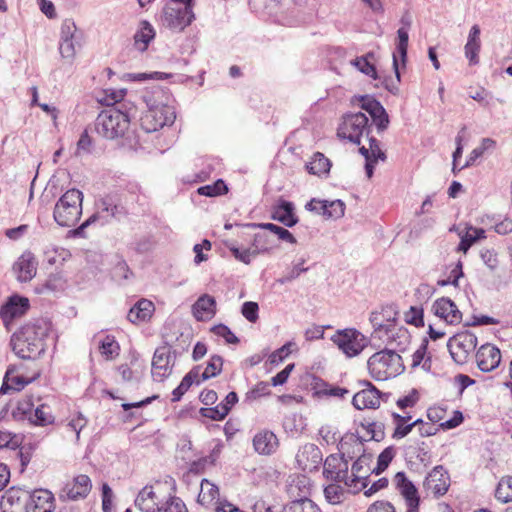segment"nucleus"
<instances>
[{
	"mask_svg": "<svg viewBox=\"0 0 512 512\" xmlns=\"http://www.w3.org/2000/svg\"><path fill=\"white\" fill-rule=\"evenodd\" d=\"M154 37L155 30L153 26L148 21H142L140 30L134 35L135 44H142L138 49L143 52L147 49L149 43L154 39Z\"/></svg>",
	"mask_w": 512,
	"mask_h": 512,
	"instance_id": "79ce46f5",
	"label": "nucleus"
},
{
	"mask_svg": "<svg viewBox=\"0 0 512 512\" xmlns=\"http://www.w3.org/2000/svg\"><path fill=\"white\" fill-rule=\"evenodd\" d=\"M324 495L330 504H340L345 497V490L338 484H329L324 489Z\"/></svg>",
	"mask_w": 512,
	"mask_h": 512,
	"instance_id": "603ef678",
	"label": "nucleus"
},
{
	"mask_svg": "<svg viewBox=\"0 0 512 512\" xmlns=\"http://www.w3.org/2000/svg\"><path fill=\"white\" fill-rule=\"evenodd\" d=\"M157 512H187V508L181 498L170 495L168 500L159 506Z\"/></svg>",
	"mask_w": 512,
	"mask_h": 512,
	"instance_id": "5fc2aeb1",
	"label": "nucleus"
},
{
	"mask_svg": "<svg viewBox=\"0 0 512 512\" xmlns=\"http://www.w3.org/2000/svg\"><path fill=\"white\" fill-rule=\"evenodd\" d=\"M54 509L55 498L52 492L47 489L29 491L25 512H53Z\"/></svg>",
	"mask_w": 512,
	"mask_h": 512,
	"instance_id": "6ab92c4d",
	"label": "nucleus"
},
{
	"mask_svg": "<svg viewBox=\"0 0 512 512\" xmlns=\"http://www.w3.org/2000/svg\"><path fill=\"white\" fill-rule=\"evenodd\" d=\"M112 108L121 113L123 118L127 120V127H129L130 122L139 117L138 107L131 101L123 100L116 107Z\"/></svg>",
	"mask_w": 512,
	"mask_h": 512,
	"instance_id": "49530a36",
	"label": "nucleus"
},
{
	"mask_svg": "<svg viewBox=\"0 0 512 512\" xmlns=\"http://www.w3.org/2000/svg\"><path fill=\"white\" fill-rule=\"evenodd\" d=\"M194 20V11L189 6L182 7L175 3H167L162 10V24L173 32H182Z\"/></svg>",
	"mask_w": 512,
	"mask_h": 512,
	"instance_id": "9d476101",
	"label": "nucleus"
},
{
	"mask_svg": "<svg viewBox=\"0 0 512 512\" xmlns=\"http://www.w3.org/2000/svg\"><path fill=\"white\" fill-rule=\"evenodd\" d=\"M223 358L219 355H213L207 362V366L201 374V380L206 381L210 378L216 377L222 371Z\"/></svg>",
	"mask_w": 512,
	"mask_h": 512,
	"instance_id": "de8ad7c7",
	"label": "nucleus"
},
{
	"mask_svg": "<svg viewBox=\"0 0 512 512\" xmlns=\"http://www.w3.org/2000/svg\"><path fill=\"white\" fill-rule=\"evenodd\" d=\"M372 57L373 53L369 52L365 56L355 58L351 63L357 67L359 71L376 80L378 79L376 67L369 61V58Z\"/></svg>",
	"mask_w": 512,
	"mask_h": 512,
	"instance_id": "37998d69",
	"label": "nucleus"
},
{
	"mask_svg": "<svg viewBox=\"0 0 512 512\" xmlns=\"http://www.w3.org/2000/svg\"><path fill=\"white\" fill-rule=\"evenodd\" d=\"M361 426L366 428L370 434V439L376 442H380L385 438V425L382 422H367L361 423Z\"/></svg>",
	"mask_w": 512,
	"mask_h": 512,
	"instance_id": "13d9d810",
	"label": "nucleus"
},
{
	"mask_svg": "<svg viewBox=\"0 0 512 512\" xmlns=\"http://www.w3.org/2000/svg\"><path fill=\"white\" fill-rule=\"evenodd\" d=\"M451 485L450 474L443 465L435 466L425 477L423 488L435 498L444 496Z\"/></svg>",
	"mask_w": 512,
	"mask_h": 512,
	"instance_id": "4468645a",
	"label": "nucleus"
},
{
	"mask_svg": "<svg viewBox=\"0 0 512 512\" xmlns=\"http://www.w3.org/2000/svg\"><path fill=\"white\" fill-rule=\"evenodd\" d=\"M475 358L477 366L482 372H490L499 366L501 352L496 346L486 343L477 350Z\"/></svg>",
	"mask_w": 512,
	"mask_h": 512,
	"instance_id": "412c9836",
	"label": "nucleus"
},
{
	"mask_svg": "<svg viewBox=\"0 0 512 512\" xmlns=\"http://www.w3.org/2000/svg\"><path fill=\"white\" fill-rule=\"evenodd\" d=\"M258 303L253 301H246L242 304L241 313L251 323H255L258 320Z\"/></svg>",
	"mask_w": 512,
	"mask_h": 512,
	"instance_id": "69168bd1",
	"label": "nucleus"
},
{
	"mask_svg": "<svg viewBox=\"0 0 512 512\" xmlns=\"http://www.w3.org/2000/svg\"><path fill=\"white\" fill-rule=\"evenodd\" d=\"M171 77V74L164 72H150V73H126L123 79L131 82H142L146 80H164Z\"/></svg>",
	"mask_w": 512,
	"mask_h": 512,
	"instance_id": "09e8293b",
	"label": "nucleus"
},
{
	"mask_svg": "<svg viewBox=\"0 0 512 512\" xmlns=\"http://www.w3.org/2000/svg\"><path fill=\"white\" fill-rule=\"evenodd\" d=\"M199 414L213 421H221L228 415V408L220 406V404L215 407H203L200 408Z\"/></svg>",
	"mask_w": 512,
	"mask_h": 512,
	"instance_id": "864d4df0",
	"label": "nucleus"
},
{
	"mask_svg": "<svg viewBox=\"0 0 512 512\" xmlns=\"http://www.w3.org/2000/svg\"><path fill=\"white\" fill-rule=\"evenodd\" d=\"M153 242L150 236H136L130 243L129 248L138 254H144L152 249Z\"/></svg>",
	"mask_w": 512,
	"mask_h": 512,
	"instance_id": "3c124183",
	"label": "nucleus"
},
{
	"mask_svg": "<svg viewBox=\"0 0 512 512\" xmlns=\"http://www.w3.org/2000/svg\"><path fill=\"white\" fill-rule=\"evenodd\" d=\"M29 490L10 487L5 491L0 502L2 512H25Z\"/></svg>",
	"mask_w": 512,
	"mask_h": 512,
	"instance_id": "aec40b11",
	"label": "nucleus"
},
{
	"mask_svg": "<svg viewBox=\"0 0 512 512\" xmlns=\"http://www.w3.org/2000/svg\"><path fill=\"white\" fill-rule=\"evenodd\" d=\"M306 482L307 479L302 477L289 485L287 493L292 500L284 505V512H321L318 505L308 497Z\"/></svg>",
	"mask_w": 512,
	"mask_h": 512,
	"instance_id": "6e6552de",
	"label": "nucleus"
},
{
	"mask_svg": "<svg viewBox=\"0 0 512 512\" xmlns=\"http://www.w3.org/2000/svg\"><path fill=\"white\" fill-rule=\"evenodd\" d=\"M297 461L310 462L315 467L322 461V452L317 445L307 443L298 451Z\"/></svg>",
	"mask_w": 512,
	"mask_h": 512,
	"instance_id": "ea45409f",
	"label": "nucleus"
},
{
	"mask_svg": "<svg viewBox=\"0 0 512 512\" xmlns=\"http://www.w3.org/2000/svg\"><path fill=\"white\" fill-rule=\"evenodd\" d=\"M361 109L365 110L371 116L379 133L385 131L389 125V116L383 105L376 98L370 95L359 97Z\"/></svg>",
	"mask_w": 512,
	"mask_h": 512,
	"instance_id": "f3484780",
	"label": "nucleus"
},
{
	"mask_svg": "<svg viewBox=\"0 0 512 512\" xmlns=\"http://www.w3.org/2000/svg\"><path fill=\"white\" fill-rule=\"evenodd\" d=\"M35 408V397L33 395H26L20 399L16 407L12 410L11 415L15 421L28 423L32 419V413Z\"/></svg>",
	"mask_w": 512,
	"mask_h": 512,
	"instance_id": "2f4dec72",
	"label": "nucleus"
},
{
	"mask_svg": "<svg viewBox=\"0 0 512 512\" xmlns=\"http://www.w3.org/2000/svg\"><path fill=\"white\" fill-rule=\"evenodd\" d=\"M96 212L87 218L74 230L75 235L83 236L84 230L93 224L103 227L112 220L121 221L128 215V211L120 202L116 194H107L96 201Z\"/></svg>",
	"mask_w": 512,
	"mask_h": 512,
	"instance_id": "7ed1b4c3",
	"label": "nucleus"
},
{
	"mask_svg": "<svg viewBox=\"0 0 512 512\" xmlns=\"http://www.w3.org/2000/svg\"><path fill=\"white\" fill-rule=\"evenodd\" d=\"M34 447L32 444L24 445L20 447L19 451L17 452V456L20 459V472L23 473L30 463L33 455Z\"/></svg>",
	"mask_w": 512,
	"mask_h": 512,
	"instance_id": "774afa93",
	"label": "nucleus"
},
{
	"mask_svg": "<svg viewBox=\"0 0 512 512\" xmlns=\"http://www.w3.org/2000/svg\"><path fill=\"white\" fill-rule=\"evenodd\" d=\"M52 328V323L45 318L33 319L16 332L10 339L14 354L23 360H35L46 351V340Z\"/></svg>",
	"mask_w": 512,
	"mask_h": 512,
	"instance_id": "f257e3e1",
	"label": "nucleus"
},
{
	"mask_svg": "<svg viewBox=\"0 0 512 512\" xmlns=\"http://www.w3.org/2000/svg\"><path fill=\"white\" fill-rule=\"evenodd\" d=\"M370 133L369 119L362 112L345 114L337 132L340 138L347 139L356 145L361 143L363 135L369 137Z\"/></svg>",
	"mask_w": 512,
	"mask_h": 512,
	"instance_id": "0eeeda50",
	"label": "nucleus"
},
{
	"mask_svg": "<svg viewBox=\"0 0 512 512\" xmlns=\"http://www.w3.org/2000/svg\"><path fill=\"white\" fill-rule=\"evenodd\" d=\"M353 457L348 454V458H346V452L329 455L324 462L323 475L327 479L337 483L343 482L347 487L352 488L348 475V459H353Z\"/></svg>",
	"mask_w": 512,
	"mask_h": 512,
	"instance_id": "ddd939ff",
	"label": "nucleus"
},
{
	"mask_svg": "<svg viewBox=\"0 0 512 512\" xmlns=\"http://www.w3.org/2000/svg\"><path fill=\"white\" fill-rule=\"evenodd\" d=\"M154 305L150 300L141 299L130 308L127 318L132 323L145 321L151 317Z\"/></svg>",
	"mask_w": 512,
	"mask_h": 512,
	"instance_id": "c9c22d12",
	"label": "nucleus"
},
{
	"mask_svg": "<svg viewBox=\"0 0 512 512\" xmlns=\"http://www.w3.org/2000/svg\"><path fill=\"white\" fill-rule=\"evenodd\" d=\"M141 98L148 108L145 116L141 118V125L146 132L157 131L174 123L176 113L169 105V95L162 87L153 86L152 92H145Z\"/></svg>",
	"mask_w": 512,
	"mask_h": 512,
	"instance_id": "f03ea898",
	"label": "nucleus"
},
{
	"mask_svg": "<svg viewBox=\"0 0 512 512\" xmlns=\"http://www.w3.org/2000/svg\"><path fill=\"white\" fill-rule=\"evenodd\" d=\"M16 371L17 367L15 365L8 366L0 387V394H7L11 390L20 391L31 383L32 379H27L22 375H15Z\"/></svg>",
	"mask_w": 512,
	"mask_h": 512,
	"instance_id": "bb28decb",
	"label": "nucleus"
},
{
	"mask_svg": "<svg viewBox=\"0 0 512 512\" xmlns=\"http://www.w3.org/2000/svg\"><path fill=\"white\" fill-rule=\"evenodd\" d=\"M410 334L404 327H397L395 325L393 333L389 336L386 347L388 350H393L395 353L404 352L410 344Z\"/></svg>",
	"mask_w": 512,
	"mask_h": 512,
	"instance_id": "473e14b6",
	"label": "nucleus"
},
{
	"mask_svg": "<svg viewBox=\"0 0 512 512\" xmlns=\"http://www.w3.org/2000/svg\"><path fill=\"white\" fill-rule=\"evenodd\" d=\"M394 482L397 490L404 497L406 503L420 502L418 490L413 482L407 478L405 472H397L394 476Z\"/></svg>",
	"mask_w": 512,
	"mask_h": 512,
	"instance_id": "c85d7f7f",
	"label": "nucleus"
},
{
	"mask_svg": "<svg viewBox=\"0 0 512 512\" xmlns=\"http://www.w3.org/2000/svg\"><path fill=\"white\" fill-rule=\"evenodd\" d=\"M477 343V336L466 330L450 337L447 348L457 364H465L469 355L475 350Z\"/></svg>",
	"mask_w": 512,
	"mask_h": 512,
	"instance_id": "f8f14e48",
	"label": "nucleus"
},
{
	"mask_svg": "<svg viewBox=\"0 0 512 512\" xmlns=\"http://www.w3.org/2000/svg\"><path fill=\"white\" fill-rule=\"evenodd\" d=\"M371 377L377 381L387 380L404 370L402 358L387 348L374 353L367 361Z\"/></svg>",
	"mask_w": 512,
	"mask_h": 512,
	"instance_id": "39448f33",
	"label": "nucleus"
},
{
	"mask_svg": "<svg viewBox=\"0 0 512 512\" xmlns=\"http://www.w3.org/2000/svg\"><path fill=\"white\" fill-rule=\"evenodd\" d=\"M331 341L348 358L359 355L368 345V339L355 328L337 330Z\"/></svg>",
	"mask_w": 512,
	"mask_h": 512,
	"instance_id": "1a4fd4ad",
	"label": "nucleus"
},
{
	"mask_svg": "<svg viewBox=\"0 0 512 512\" xmlns=\"http://www.w3.org/2000/svg\"><path fill=\"white\" fill-rule=\"evenodd\" d=\"M293 342H287L279 349L275 350L269 355V362L272 365H277L284 361L286 357L291 353V346H293Z\"/></svg>",
	"mask_w": 512,
	"mask_h": 512,
	"instance_id": "0e129e2a",
	"label": "nucleus"
},
{
	"mask_svg": "<svg viewBox=\"0 0 512 512\" xmlns=\"http://www.w3.org/2000/svg\"><path fill=\"white\" fill-rule=\"evenodd\" d=\"M397 35L398 43L396 45V52L393 53V70L395 73V79L391 77H385L381 82L384 88L393 95H397L399 93V83L401 81L398 56L400 57L402 64L405 65L407 60V49L409 41L408 31L405 28H399Z\"/></svg>",
	"mask_w": 512,
	"mask_h": 512,
	"instance_id": "9b49d317",
	"label": "nucleus"
},
{
	"mask_svg": "<svg viewBox=\"0 0 512 512\" xmlns=\"http://www.w3.org/2000/svg\"><path fill=\"white\" fill-rule=\"evenodd\" d=\"M38 262L31 251H24L13 264L19 282L31 281L37 272Z\"/></svg>",
	"mask_w": 512,
	"mask_h": 512,
	"instance_id": "5701e85b",
	"label": "nucleus"
},
{
	"mask_svg": "<svg viewBox=\"0 0 512 512\" xmlns=\"http://www.w3.org/2000/svg\"><path fill=\"white\" fill-rule=\"evenodd\" d=\"M345 213V204L342 200H326V210L324 212V217L338 219L341 218Z\"/></svg>",
	"mask_w": 512,
	"mask_h": 512,
	"instance_id": "4d7b16f0",
	"label": "nucleus"
},
{
	"mask_svg": "<svg viewBox=\"0 0 512 512\" xmlns=\"http://www.w3.org/2000/svg\"><path fill=\"white\" fill-rule=\"evenodd\" d=\"M94 126L98 135L110 140L122 137L128 129L127 120L111 107L98 114Z\"/></svg>",
	"mask_w": 512,
	"mask_h": 512,
	"instance_id": "423d86ee",
	"label": "nucleus"
},
{
	"mask_svg": "<svg viewBox=\"0 0 512 512\" xmlns=\"http://www.w3.org/2000/svg\"><path fill=\"white\" fill-rule=\"evenodd\" d=\"M108 90L105 91L106 96L99 100L100 103L110 107H113L115 104H119L124 100V96L126 91L124 89L120 90H111V92L108 94Z\"/></svg>",
	"mask_w": 512,
	"mask_h": 512,
	"instance_id": "338daca9",
	"label": "nucleus"
},
{
	"mask_svg": "<svg viewBox=\"0 0 512 512\" xmlns=\"http://www.w3.org/2000/svg\"><path fill=\"white\" fill-rule=\"evenodd\" d=\"M226 246L238 261L246 265L251 263L253 257H256L251 247L241 249L231 242H226Z\"/></svg>",
	"mask_w": 512,
	"mask_h": 512,
	"instance_id": "8fccbe9b",
	"label": "nucleus"
},
{
	"mask_svg": "<svg viewBox=\"0 0 512 512\" xmlns=\"http://www.w3.org/2000/svg\"><path fill=\"white\" fill-rule=\"evenodd\" d=\"M306 426V419L298 413H291L283 419V428L291 437H298Z\"/></svg>",
	"mask_w": 512,
	"mask_h": 512,
	"instance_id": "4c0bfd02",
	"label": "nucleus"
},
{
	"mask_svg": "<svg viewBox=\"0 0 512 512\" xmlns=\"http://www.w3.org/2000/svg\"><path fill=\"white\" fill-rule=\"evenodd\" d=\"M29 307V300L26 297L13 295L0 308V317L4 324L7 325L13 319L24 315Z\"/></svg>",
	"mask_w": 512,
	"mask_h": 512,
	"instance_id": "393cba45",
	"label": "nucleus"
},
{
	"mask_svg": "<svg viewBox=\"0 0 512 512\" xmlns=\"http://www.w3.org/2000/svg\"><path fill=\"white\" fill-rule=\"evenodd\" d=\"M271 219L282 223L286 227L295 226L299 219L295 214L293 202L280 197L271 208Z\"/></svg>",
	"mask_w": 512,
	"mask_h": 512,
	"instance_id": "4be33fe9",
	"label": "nucleus"
},
{
	"mask_svg": "<svg viewBox=\"0 0 512 512\" xmlns=\"http://www.w3.org/2000/svg\"><path fill=\"white\" fill-rule=\"evenodd\" d=\"M29 424L32 426L46 427L54 424L55 416L49 405L45 403L35 405Z\"/></svg>",
	"mask_w": 512,
	"mask_h": 512,
	"instance_id": "f704fd0d",
	"label": "nucleus"
},
{
	"mask_svg": "<svg viewBox=\"0 0 512 512\" xmlns=\"http://www.w3.org/2000/svg\"><path fill=\"white\" fill-rule=\"evenodd\" d=\"M83 193L71 188L67 190L56 202L53 218L62 227L74 226L82 215Z\"/></svg>",
	"mask_w": 512,
	"mask_h": 512,
	"instance_id": "20e7f679",
	"label": "nucleus"
},
{
	"mask_svg": "<svg viewBox=\"0 0 512 512\" xmlns=\"http://www.w3.org/2000/svg\"><path fill=\"white\" fill-rule=\"evenodd\" d=\"M360 385L365 388L357 392L352 399V404L357 410L376 409L380 405V399L384 395L370 381L362 380Z\"/></svg>",
	"mask_w": 512,
	"mask_h": 512,
	"instance_id": "dca6fc26",
	"label": "nucleus"
},
{
	"mask_svg": "<svg viewBox=\"0 0 512 512\" xmlns=\"http://www.w3.org/2000/svg\"><path fill=\"white\" fill-rule=\"evenodd\" d=\"M211 331L215 335L224 338L228 344H238L240 342L239 338L225 324L215 325L212 327Z\"/></svg>",
	"mask_w": 512,
	"mask_h": 512,
	"instance_id": "052dcab7",
	"label": "nucleus"
},
{
	"mask_svg": "<svg viewBox=\"0 0 512 512\" xmlns=\"http://www.w3.org/2000/svg\"><path fill=\"white\" fill-rule=\"evenodd\" d=\"M174 362L171 361V346L158 347L152 359V377L156 381H164L173 370Z\"/></svg>",
	"mask_w": 512,
	"mask_h": 512,
	"instance_id": "2eb2a0df",
	"label": "nucleus"
},
{
	"mask_svg": "<svg viewBox=\"0 0 512 512\" xmlns=\"http://www.w3.org/2000/svg\"><path fill=\"white\" fill-rule=\"evenodd\" d=\"M390 309H383L381 312H372L370 315V322L375 330L376 335L384 331V325L387 324V318L391 316Z\"/></svg>",
	"mask_w": 512,
	"mask_h": 512,
	"instance_id": "6e6d98bb",
	"label": "nucleus"
},
{
	"mask_svg": "<svg viewBox=\"0 0 512 512\" xmlns=\"http://www.w3.org/2000/svg\"><path fill=\"white\" fill-rule=\"evenodd\" d=\"M92 489V482L85 474L77 475L72 482L66 483L60 492V499L76 501L88 496Z\"/></svg>",
	"mask_w": 512,
	"mask_h": 512,
	"instance_id": "a211bd4d",
	"label": "nucleus"
},
{
	"mask_svg": "<svg viewBox=\"0 0 512 512\" xmlns=\"http://www.w3.org/2000/svg\"><path fill=\"white\" fill-rule=\"evenodd\" d=\"M98 349L106 360L115 359L120 353V345L115 336L107 334L99 341Z\"/></svg>",
	"mask_w": 512,
	"mask_h": 512,
	"instance_id": "a19ab883",
	"label": "nucleus"
},
{
	"mask_svg": "<svg viewBox=\"0 0 512 512\" xmlns=\"http://www.w3.org/2000/svg\"><path fill=\"white\" fill-rule=\"evenodd\" d=\"M405 320L408 324L415 327L424 326V310L422 307L411 306L409 311L405 314Z\"/></svg>",
	"mask_w": 512,
	"mask_h": 512,
	"instance_id": "bf43d9fd",
	"label": "nucleus"
},
{
	"mask_svg": "<svg viewBox=\"0 0 512 512\" xmlns=\"http://www.w3.org/2000/svg\"><path fill=\"white\" fill-rule=\"evenodd\" d=\"M251 248L256 256L270 251L272 248V242L269 235L264 232L254 234L251 242Z\"/></svg>",
	"mask_w": 512,
	"mask_h": 512,
	"instance_id": "a18cd8bd",
	"label": "nucleus"
},
{
	"mask_svg": "<svg viewBox=\"0 0 512 512\" xmlns=\"http://www.w3.org/2000/svg\"><path fill=\"white\" fill-rule=\"evenodd\" d=\"M370 460L371 455L361 454L352 464L349 482L352 484V488L355 489V493L364 490L368 486V476H362L360 473L364 465H366Z\"/></svg>",
	"mask_w": 512,
	"mask_h": 512,
	"instance_id": "cd10ccee",
	"label": "nucleus"
},
{
	"mask_svg": "<svg viewBox=\"0 0 512 512\" xmlns=\"http://www.w3.org/2000/svg\"><path fill=\"white\" fill-rule=\"evenodd\" d=\"M135 506L142 512H157L159 503L151 485L144 486L135 499Z\"/></svg>",
	"mask_w": 512,
	"mask_h": 512,
	"instance_id": "c756f323",
	"label": "nucleus"
},
{
	"mask_svg": "<svg viewBox=\"0 0 512 512\" xmlns=\"http://www.w3.org/2000/svg\"><path fill=\"white\" fill-rule=\"evenodd\" d=\"M200 366H194L181 380L180 386L185 390L188 391V389L192 386L193 383H196L199 385L202 380L199 379L200 376Z\"/></svg>",
	"mask_w": 512,
	"mask_h": 512,
	"instance_id": "e2e57ef3",
	"label": "nucleus"
},
{
	"mask_svg": "<svg viewBox=\"0 0 512 512\" xmlns=\"http://www.w3.org/2000/svg\"><path fill=\"white\" fill-rule=\"evenodd\" d=\"M197 192L202 196L216 197L226 194L228 192V187L222 179H218L213 184L199 187Z\"/></svg>",
	"mask_w": 512,
	"mask_h": 512,
	"instance_id": "c03bdc74",
	"label": "nucleus"
},
{
	"mask_svg": "<svg viewBox=\"0 0 512 512\" xmlns=\"http://www.w3.org/2000/svg\"><path fill=\"white\" fill-rule=\"evenodd\" d=\"M269 394V384L267 382L261 381L246 393L245 400L248 402H252L260 397L267 396Z\"/></svg>",
	"mask_w": 512,
	"mask_h": 512,
	"instance_id": "680f3d73",
	"label": "nucleus"
},
{
	"mask_svg": "<svg viewBox=\"0 0 512 512\" xmlns=\"http://www.w3.org/2000/svg\"><path fill=\"white\" fill-rule=\"evenodd\" d=\"M243 228H260L263 230H268L273 234L277 235L279 240L288 242L290 244H296L297 240L294 235L284 227L278 226L274 223H244L240 225Z\"/></svg>",
	"mask_w": 512,
	"mask_h": 512,
	"instance_id": "72a5a7b5",
	"label": "nucleus"
},
{
	"mask_svg": "<svg viewBox=\"0 0 512 512\" xmlns=\"http://www.w3.org/2000/svg\"><path fill=\"white\" fill-rule=\"evenodd\" d=\"M194 317L201 321L204 317L211 318L216 313V300L214 297L204 294L200 296L192 306Z\"/></svg>",
	"mask_w": 512,
	"mask_h": 512,
	"instance_id": "7c9ffc66",
	"label": "nucleus"
},
{
	"mask_svg": "<svg viewBox=\"0 0 512 512\" xmlns=\"http://www.w3.org/2000/svg\"><path fill=\"white\" fill-rule=\"evenodd\" d=\"M432 311L450 325L458 324L462 320L461 311L457 308L454 301L448 297L437 299L432 305Z\"/></svg>",
	"mask_w": 512,
	"mask_h": 512,
	"instance_id": "b1692460",
	"label": "nucleus"
},
{
	"mask_svg": "<svg viewBox=\"0 0 512 512\" xmlns=\"http://www.w3.org/2000/svg\"><path fill=\"white\" fill-rule=\"evenodd\" d=\"M219 501V488L217 485L211 483L208 479L201 480V489L198 494V503L201 505H210L214 501Z\"/></svg>",
	"mask_w": 512,
	"mask_h": 512,
	"instance_id": "58836bf2",
	"label": "nucleus"
},
{
	"mask_svg": "<svg viewBox=\"0 0 512 512\" xmlns=\"http://www.w3.org/2000/svg\"><path fill=\"white\" fill-rule=\"evenodd\" d=\"M277 436L269 430L258 432L253 438V447L261 455H271L278 448Z\"/></svg>",
	"mask_w": 512,
	"mask_h": 512,
	"instance_id": "a878e982",
	"label": "nucleus"
},
{
	"mask_svg": "<svg viewBox=\"0 0 512 512\" xmlns=\"http://www.w3.org/2000/svg\"><path fill=\"white\" fill-rule=\"evenodd\" d=\"M331 161L321 152H315L305 167L309 174L322 176L330 172Z\"/></svg>",
	"mask_w": 512,
	"mask_h": 512,
	"instance_id": "e433bc0d",
	"label": "nucleus"
}]
</instances>
